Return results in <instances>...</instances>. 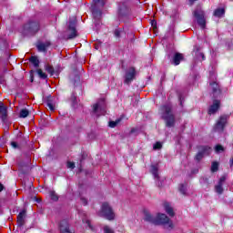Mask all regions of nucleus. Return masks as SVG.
Here are the masks:
<instances>
[{"instance_id":"obj_12","label":"nucleus","mask_w":233,"mask_h":233,"mask_svg":"<svg viewBox=\"0 0 233 233\" xmlns=\"http://www.w3.org/2000/svg\"><path fill=\"white\" fill-rule=\"evenodd\" d=\"M60 232L61 233H72V231H70V228L68 227L67 220H62L60 222Z\"/></svg>"},{"instance_id":"obj_10","label":"nucleus","mask_w":233,"mask_h":233,"mask_svg":"<svg viewBox=\"0 0 233 233\" xmlns=\"http://www.w3.org/2000/svg\"><path fill=\"white\" fill-rule=\"evenodd\" d=\"M210 152H212V148H210L208 147H203L202 151L198 152V155L196 156V159L198 161H200V159L203 158V156H205V154L207 156H208V154H210Z\"/></svg>"},{"instance_id":"obj_28","label":"nucleus","mask_w":233,"mask_h":233,"mask_svg":"<svg viewBox=\"0 0 233 233\" xmlns=\"http://www.w3.org/2000/svg\"><path fill=\"white\" fill-rule=\"evenodd\" d=\"M179 191L181 192V194L185 196L187 194V185H180Z\"/></svg>"},{"instance_id":"obj_44","label":"nucleus","mask_w":233,"mask_h":233,"mask_svg":"<svg viewBox=\"0 0 233 233\" xmlns=\"http://www.w3.org/2000/svg\"><path fill=\"white\" fill-rule=\"evenodd\" d=\"M152 26H154V22L152 23Z\"/></svg>"},{"instance_id":"obj_3","label":"nucleus","mask_w":233,"mask_h":233,"mask_svg":"<svg viewBox=\"0 0 233 233\" xmlns=\"http://www.w3.org/2000/svg\"><path fill=\"white\" fill-rule=\"evenodd\" d=\"M98 216H101V218H106V219H108V221H112L116 218V214L108 203L102 204Z\"/></svg>"},{"instance_id":"obj_11","label":"nucleus","mask_w":233,"mask_h":233,"mask_svg":"<svg viewBox=\"0 0 233 233\" xmlns=\"http://www.w3.org/2000/svg\"><path fill=\"white\" fill-rule=\"evenodd\" d=\"M136 76V69L134 67H131L128 69V71L126 74V80L125 83L128 84L134 77Z\"/></svg>"},{"instance_id":"obj_40","label":"nucleus","mask_w":233,"mask_h":233,"mask_svg":"<svg viewBox=\"0 0 233 233\" xmlns=\"http://www.w3.org/2000/svg\"><path fill=\"white\" fill-rule=\"evenodd\" d=\"M200 57H202V61H205V55L203 53H199Z\"/></svg>"},{"instance_id":"obj_25","label":"nucleus","mask_w":233,"mask_h":233,"mask_svg":"<svg viewBox=\"0 0 233 233\" xmlns=\"http://www.w3.org/2000/svg\"><path fill=\"white\" fill-rule=\"evenodd\" d=\"M219 168V164L218 162H213L211 165V172H218Z\"/></svg>"},{"instance_id":"obj_23","label":"nucleus","mask_w":233,"mask_h":233,"mask_svg":"<svg viewBox=\"0 0 233 233\" xmlns=\"http://www.w3.org/2000/svg\"><path fill=\"white\" fill-rule=\"evenodd\" d=\"M29 61L34 65V66L35 67L39 66V59L36 56H31Z\"/></svg>"},{"instance_id":"obj_16","label":"nucleus","mask_w":233,"mask_h":233,"mask_svg":"<svg viewBox=\"0 0 233 233\" xmlns=\"http://www.w3.org/2000/svg\"><path fill=\"white\" fill-rule=\"evenodd\" d=\"M157 170H159V165H157V164L151 165L150 172L154 176L155 179L159 178V175L157 174Z\"/></svg>"},{"instance_id":"obj_7","label":"nucleus","mask_w":233,"mask_h":233,"mask_svg":"<svg viewBox=\"0 0 233 233\" xmlns=\"http://www.w3.org/2000/svg\"><path fill=\"white\" fill-rule=\"evenodd\" d=\"M228 120V116L227 115L221 116L219 120L217 122L215 126V130H217V132H223V129L225 128V126L227 125Z\"/></svg>"},{"instance_id":"obj_35","label":"nucleus","mask_w":233,"mask_h":233,"mask_svg":"<svg viewBox=\"0 0 233 233\" xmlns=\"http://www.w3.org/2000/svg\"><path fill=\"white\" fill-rule=\"evenodd\" d=\"M47 108L51 110V112H54V110H56V107L52 105V103H47Z\"/></svg>"},{"instance_id":"obj_42","label":"nucleus","mask_w":233,"mask_h":233,"mask_svg":"<svg viewBox=\"0 0 233 233\" xmlns=\"http://www.w3.org/2000/svg\"><path fill=\"white\" fill-rule=\"evenodd\" d=\"M210 77H212L213 79H216V74L211 75Z\"/></svg>"},{"instance_id":"obj_20","label":"nucleus","mask_w":233,"mask_h":233,"mask_svg":"<svg viewBox=\"0 0 233 233\" xmlns=\"http://www.w3.org/2000/svg\"><path fill=\"white\" fill-rule=\"evenodd\" d=\"M7 116H8V113L6 110V106H0V117H1L2 121H5Z\"/></svg>"},{"instance_id":"obj_34","label":"nucleus","mask_w":233,"mask_h":233,"mask_svg":"<svg viewBox=\"0 0 233 233\" xmlns=\"http://www.w3.org/2000/svg\"><path fill=\"white\" fill-rule=\"evenodd\" d=\"M80 201L84 205V207H86V205H88V201L86 200V198H85V197H80Z\"/></svg>"},{"instance_id":"obj_30","label":"nucleus","mask_w":233,"mask_h":233,"mask_svg":"<svg viewBox=\"0 0 233 233\" xmlns=\"http://www.w3.org/2000/svg\"><path fill=\"white\" fill-rule=\"evenodd\" d=\"M46 70L48 72V74H54V67L52 66H46Z\"/></svg>"},{"instance_id":"obj_19","label":"nucleus","mask_w":233,"mask_h":233,"mask_svg":"<svg viewBox=\"0 0 233 233\" xmlns=\"http://www.w3.org/2000/svg\"><path fill=\"white\" fill-rule=\"evenodd\" d=\"M183 61V55L179 53H176L174 57H173V63L176 66L179 65Z\"/></svg>"},{"instance_id":"obj_38","label":"nucleus","mask_w":233,"mask_h":233,"mask_svg":"<svg viewBox=\"0 0 233 233\" xmlns=\"http://www.w3.org/2000/svg\"><path fill=\"white\" fill-rule=\"evenodd\" d=\"M114 34H115V36H116V37H120V35H121V30L116 29Z\"/></svg>"},{"instance_id":"obj_39","label":"nucleus","mask_w":233,"mask_h":233,"mask_svg":"<svg viewBox=\"0 0 233 233\" xmlns=\"http://www.w3.org/2000/svg\"><path fill=\"white\" fill-rule=\"evenodd\" d=\"M11 147L13 148H19V146L16 144V142H11Z\"/></svg>"},{"instance_id":"obj_36","label":"nucleus","mask_w":233,"mask_h":233,"mask_svg":"<svg viewBox=\"0 0 233 233\" xmlns=\"http://www.w3.org/2000/svg\"><path fill=\"white\" fill-rule=\"evenodd\" d=\"M117 123H118V122H116V121H110V122H109V127H110L111 128H115V127H116V125H117Z\"/></svg>"},{"instance_id":"obj_15","label":"nucleus","mask_w":233,"mask_h":233,"mask_svg":"<svg viewBox=\"0 0 233 233\" xmlns=\"http://www.w3.org/2000/svg\"><path fill=\"white\" fill-rule=\"evenodd\" d=\"M50 46V42H46V43H38L36 45L38 52H46V48Z\"/></svg>"},{"instance_id":"obj_6","label":"nucleus","mask_w":233,"mask_h":233,"mask_svg":"<svg viewBox=\"0 0 233 233\" xmlns=\"http://www.w3.org/2000/svg\"><path fill=\"white\" fill-rule=\"evenodd\" d=\"M96 6H105V0H94L92 14L95 20L101 19V11L96 9Z\"/></svg>"},{"instance_id":"obj_29","label":"nucleus","mask_w":233,"mask_h":233,"mask_svg":"<svg viewBox=\"0 0 233 233\" xmlns=\"http://www.w3.org/2000/svg\"><path fill=\"white\" fill-rule=\"evenodd\" d=\"M83 223H86V225L92 229V225H90V220L86 217L82 218Z\"/></svg>"},{"instance_id":"obj_21","label":"nucleus","mask_w":233,"mask_h":233,"mask_svg":"<svg viewBox=\"0 0 233 233\" xmlns=\"http://www.w3.org/2000/svg\"><path fill=\"white\" fill-rule=\"evenodd\" d=\"M215 17H222L225 15V9L224 8H218L214 11Z\"/></svg>"},{"instance_id":"obj_9","label":"nucleus","mask_w":233,"mask_h":233,"mask_svg":"<svg viewBox=\"0 0 233 233\" xmlns=\"http://www.w3.org/2000/svg\"><path fill=\"white\" fill-rule=\"evenodd\" d=\"M25 28H27L28 32L31 34H35L36 32H39V23L31 22L25 26Z\"/></svg>"},{"instance_id":"obj_5","label":"nucleus","mask_w":233,"mask_h":233,"mask_svg":"<svg viewBox=\"0 0 233 233\" xmlns=\"http://www.w3.org/2000/svg\"><path fill=\"white\" fill-rule=\"evenodd\" d=\"M194 17L197 19L198 25L201 26V28H205L207 26V19L205 18V11H203L201 8H197L193 12Z\"/></svg>"},{"instance_id":"obj_17","label":"nucleus","mask_w":233,"mask_h":233,"mask_svg":"<svg viewBox=\"0 0 233 233\" xmlns=\"http://www.w3.org/2000/svg\"><path fill=\"white\" fill-rule=\"evenodd\" d=\"M163 207H164L167 214H168V216L174 217V208H172V206H170V204L168 202H165L163 204Z\"/></svg>"},{"instance_id":"obj_33","label":"nucleus","mask_w":233,"mask_h":233,"mask_svg":"<svg viewBox=\"0 0 233 233\" xmlns=\"http://www.w3.org/2000/svg\"><path fill=\"white\" fill-rule=\"evenodd\" d=\"M215 150L217 153H219V152H223V150H225V149L222 147L221 145H218V146H216Z\"/></svg>"},{"instance_id":"obj_4","label":"nucleus","mask_w":233,"mask_h":233,"mask_svg":"<svg viewBox=\"0 0 233 233\" xmlns=\"http://www.w3.org/2000/svg\"><path fill=\"white\" fill-rule=\"evenodd\" d=\"M93 112L99 117V116H105L106 114V103L105 99L99 100L96 104L93 106Z\"/></svg>"},{"instance_id":"obj_24","label":"nucleus","mask_w":233,"mask_h":233,"mask_svg":"<svg viewBox=\"0 0 233 233\" xmlns=\"http://www.w3.org/2000/svg\"><path fill=\"white\" fill-rule=\"evenodd\" d=\"M29 114H30V111H28V109L24 108L20 111L19 117H23V118L28 117Z\"/></svg>"},{"instance_id":"obj_31","label":"nucleus","mask_w":233,"mask_h":233,"mask_svg":"<svg viewBox=\"0 0 233 233\" xmlns=\"http://www.w3.org/2000/svg\"><path fill=\"white\" fill-rule=\"evenodd\" d=\"M104 233H114V230L108 226L104 227Z\"/></svg>"},{"instance_id":"obj_43","label":"nucleus","mask_w":233,"mask_h":233,"mask_svg":"<svg viewBox=\"0 0 233 233\" xmlns=\"http://www.w3.org/2000/svg\"><path fill=\"white\" fill-rule=\"evenodd\" d=\"M123 9L121 7H119V11L121 12Z\"/></svg>"},{"instance_id":"obj_2","label":"nucleus","mask_w":233,"mask_h":233,"mask_svg":"<svg viewBox=\"0 0 233 233\" xmlns=\"http://www.w3.org/2000/svg\"><path fill=\"white\" fill-rule=\"evenodd\" d=\"M162 111V117L165 119L167 123V127H174L175 118L174 115L172 114V106H163L161 107Z\"/></svg>"},{"instance_id":"obj_22","label":"nucleus","mask_w":233,"mask_h":233,"mask_svg":"<svg viewBox=\"0 0 233 233\" xmlns=\"http://www.w3.org/2000/svg\"><path fill=\"white\" fill-rule=\"evenodd\" d=\"M209 85H210V87L212 88L214 93H216L219 90V86L218 85V82L213 81V82H210Z\"/></svg>"},{"instance_id":"obj_8","label":"nucleus","mask_w":233,"mask_h":233,"mask_svg":"<svg viewBox=\"0 0 233 233\" xmlns=\"http://www.w3.org/2000/svg\"><path fill=\"white\" fill-rule=\"evenodd\" d=\"M68 33L69 39H74V37H77V31L76 30V19H74L73 21H69Z\"/></svg>"},{"instance_id":"obj_26","label":"nucleus","mask_w":233,"mask_h":233,"mask_svg":"<svg viewBox=\"0 0 233 233\" xmlns=\"http://www.w3.org/2000/svg\"><path fill=\"white\" fill-rule=\"evenodd\" d=\"M37 74L39 76V77H41V79H46L47 76L45 72H43V70L41 69H37Z\"/></svg>"},{"instance_id":"obj_41","label":"nucleus","mask_w":233,"mask_h":233,"mask_svg":"<svg viewBox=\"0 0 233 233\" xmlns=\"http://www.w3.org/2000/svg\"><path fill=\"white\" fill-rule=\"evenodd\" d=\"M3 188H4L3 185L0 184V192H3Z\"/></svg>"},{"instance_id":"obj_13","label":"nucleus","mask_w":233,"mask_h":233,"mask_svg":"<svg viewBox=\"0 0 233 233\" xmlns=\"http://www.w3.org/2000/svg\"><path fill=\"white\" fill-rule=\"evenodd\" d=\"M25 216H26V211H21L17 216V225L18 227H23L25 225Z\"/></svg>"},{"instance_id":"obj_37","label":"nucleus","mask_w":233,"mask_h":233,"mask_svg":"<svg viewBox=\"0 0 233 233\" xmlns=\"http://www.w3.org/2000/svg\"><path fill=\"white\" fill-rule=\"evenodd\" d=\"M76 167V164H74V162H67V168H75Z\"/></svg>"},{"instance_id":"obj_27","label":"nucleus","mask_w":233,"mask_h":233,"mask_svg":"<svg viewBox=\"0 0 233 233\" xmlns=\"http://www.w3.org/2000/svg\"><path fill=\"white\" fill-rule=\"evenodd\" d=\"M49 194L53 201H57V199H59V198L57 197L55 191H50Z\"/></svg>"},{"instance_id":"obj_32","label":"nucleus","mask_w":233,"mask_h":233,"mask_svg":"<svg viewBox=\"0 0 233 233\" xmlns=\"http://www.w3.org/2000/svg\"><path fill=\"white\" fill-rule=\"evenodd\" d=\"M161 147H163V145H161V142H157V143L153 146V148H154V150H159V148H161Z\"/></svg>"},{"instance_id":"obj_1","label":"nucleus","mask_w":233,"mask_h":233,"mask_svg":"<svg viewBox=\"0 0 233 233\" xmlns=\"http://www.w3.org/2000/svg\"><path fill=\"white\" fill-rule=\"evenodd\" d=\"M145 221H148L154 225H164L165 228H167V230H172V228H174V224L165 214H157V217H154L150 213L146 212Z\"/></svg>"},{"instance_id":"obj_18","label":"nucleus","mask_w":233,"mask_h":233,"mask_svg":"<svg viewBox=\"0 0 233 233\" xmlns=\"http://www.w3.org/2000/svg\"><path fill=\"white\" fill-rule=\"evenodd\" d=\"M225 182V177H222L220 179H219V182H218V185L216 186V192L218 194H223V183Z\"/></svg>"},{"instance_id":"obj_14","label":"nucleus","mask_w":233,"mask_h":233,"mask_svg":"<svg viewBox=\"0 0 233 233\" xmlns=\"http://www.w3.org/2000/svg\"><path fill=\"white\" fill-rule=\"evenodd\" d=\"M218 109H219V100H214L213 105L210 106L209 107L208 114L210 115L216 114V112H218Z\"/></svg>"}]
</instances>
